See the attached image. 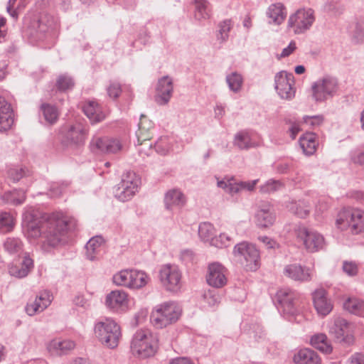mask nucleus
<instances>
[{
	"mask_svg": "<svg viewBox=\"0 0 364 364\" xmlns=\"http://www.w3.org/2000/svg\"><path fill=\"white\" fill-rule=\"evenodd\" d=\"M198 235L204 242L211 240V242L213 243V240L215 239V237H213V226L209 223H203L200 224L198 226Z\"/></svg>",
	"mask_w": 364,
	"mask_h": 364,
	"instance_id": "79ce46f5",
	"label": "nucleus"
},
{
	"mask_svg": "<svg viewBox=\"0 0 364 364\" xmlns=\"http://www.w3.org/2000/svg\"><path fill=\"white\" fill-rule=\"evenodd\" d=\"M314 21V12L311 9H301L289 16L287 26L293 28L294 33L301 34L309 30Z\"/></svg>",
	"mask_w": 364,
	"mask_h": 364,
	"instance_id": "f8f14e48",
	"label": "nucleus"
},
{
	"mask_svg": "<svg viewBox=\"0 0 364 364\" xmlns=\"http://www.w3.org/2000/svg\"><path fill=\"white\" fill-rule=\"evenodd\" d=\"M276 220V215L272 205L267 201L262 202L255 213V221L257 226L267 228L272 226Z\"/></svg>",
	"mask_w": 364,
	"mask_h": 364,
	"instance_id": "6ab92c4d",
	"label": "nucleus"
},
{
	"mask_svg": "<svg viewBox=\"0 0 364 364\" xmlns=\"http://www.w3.org/2000/svg\"><path fill=\"white\" fill-rule=\"evenodd\" d=\"M296 364H321V358L317 353L309 348L299 350L294 355Z\"/></svg>",
	"mask_w": 364,
	"mask_h": 364,
	"instance_id": "cd10ccee",
	"label": "nucleus"
},
{
	"mask_svg": "<svg viewBox=\"0 0 364 364\" xmlns=\"http://www.w3.org/2000/svg\"><path fill=\"white\" fill-rule=\"evenodd\" d=\"M328 333L338 343L350 346L354 341L353 336L350 331V323L341 317L335 318L329 325Z\"/></svg>",
	"mask_w": 364,
	"mask_h": 364,
	"instance_id": "4468645a",
	"label": "nucleus"
},
{
	"mask_svg": "<svg viewBox=\"0 0 364 364\" xmlns=\"http://www.w3.org/2000/svg\"><path fill=\"white\" fill-rule=\"evenodd\" d=\"M315 133L307 132L299 139V144L304 153L307 156L313 155L317 148L318 141Z\"/></svg>",
	"mask_w": 364,
	"mask_h": 364,
	"instance_id": "c756f323",
	"label": "nucleus"
},
{
	"mask_svg": "<svg viewBox=\"0 0 364 364\" xmlns=\"http://www.w3.org/2000/svg\"><path fill=\"white\" fill-rule=\"evenodd\" d=\"M3 198L7 203H10L16 205H21L26 199V193L23 191H14L12 192L5 193Z\"/></svg>",
	"mask_w": 364,
	"mask_h": 364,
	"instance_id": "37998d69",
	"label": "nucleus"
},
{
	"mask_svg": "<svg viewBox=\"0 0 364 364\" xmlns=\"http://www.w3.org/2000/svg\"><path fill=\"white\" fill-rule=\"evenodd\" d=\"M233 144L241 150H247L259 146V142L255 141L247 131L237 132L235 135Z\"/></svg>",
	"mask_w": 364,
	"mask_h": 364,
	"instance_id": "c85d7f7f",
	"label": "nucleus"
},
{
	"mask_svg": "<svg viewBox=\"0 0 364 364\" xmlns=\"http://www.w3.org/2000/svg\"><path fill=\"white\" fill-rule=\"evenodd\" d=\"M90 147L95 153L114 154L119 151L122 146L117 139L95 136L90 143Z\"/></svg>",
	"mask_w": 364,
	"mask_h": 364,
	"instance_id": "a211bd4d",
	"label": "nucleus"
},
{
	"mask_svg": "<svg viewBox=\"0 0 364 364\" xmlns=\"http://www.w3.org/2000/svg\"><path fill=\"white\" fill-rule=\"evenodd\" d=\"M82 110L92 124L99 123L105 119V113L96 101L86 102L82 106Z\"/></svg>",
	"mask_w": 364,
	"mask_h": 364,
	"instance_id": "a878e982",
	"label": "nucleus"
},
{
	"mask_svg": "<svg viewBox=\"0 0 364 364\" xmlns=\"http://www.w3.org/2000/svg\"><path fill=\"white\" fill-rule=\"evenodd\" d=\"M87 129L80 122L69 125L61 139V144L66 147H80L85 143Z\"/></svg>",
	"mask_w": 364,
	"mask_h": 364,
	"instance_id": "ddd939ff",
	"label": "nucleus"
},
{
	"mask_svg": "<svg viewBox=\"0 0 364 364\" xmlns=\"http://www.w3.org/2000/svg\"><path fill=\"white\" fill-rule=\"evenodd\" d=\"M324 116L323 114L316 115H304L302 117V122L304 124L308 126L310 128L315 129L320 127L324 122Z\"/></svg>",
	"mask_w": 364,
	"mask_h": 364,
	"instance_id": "3c124183",
	"label": "nucleus"
},
{
	"mask_svg": "<svg viewBox=\"0 0 364 364\" xmlns=\"http://www.w3.org/2000/svg\"><path fill=\"white\" fill-rule=\"evenodd\" d=\"M310 343L314 348L325 354H330L333 350L327 336L322 333L313 335L311 337Z\"/></svg>",
	"mask_w": 364,
	"mask_h": 364,
	"instance_id": "7c9ffc66",
	"label": "nucleus"
},
{
	"mask_svg": "<svg viewBox=\"0 0 364 364\" xmlns=\"http://www.w3.org/2000/svg\"><path fill=\"white\" fill-rule=\"evenodd\" d=\"M351 159L354 163L364 165V150L355 153Z\"/></svg>",
	"mask_w": 364,
	"mask_h": 364,
	"instance_id": "774afa93",
	"label": "nucleus"
},
{
	"mask_svg": "<svg viewBox=\"0 0 364 364\" xmlns=\"http://www.w3.org/2000/svg\"><path fill=\"white\" fill-rule=\"evenodd\" d=\"M342 269L343 271L350 277H354L358 272V267L355 262L344 261L343 262Z\"/></svg>",
	"mask_w": 364,
	"mask_h": 364,
	"instance_id": "13d9d810",
	"label": "nucleus"
},
{
	"mask_svg": "<svg viewBox=\"0 0 364 364\" xmlns=\"http://www.w3.org/2000/svg\"><path fill=\"white\" fill-rule=\"evenodd\" d=\"M364 36V30L360 24L355 23L352 39L355 43H360Z\"/></svg>",
	"mask_w": 364,
	"mask_h": 364,
	"instance_id": "680f3d73",
	"label": "nucleus"
},
{
	"mask_svg": "<svg viewBox=\"0 0 364 364\" xmlns=\"http://www.w3.org/2000/svg\"><path fill=\"white\" fill-rule=\"evenodd\" d=\"M232 28V23L230 19H225L218 24V31L216 38L220 43H223L228 40L229 33Z\"/></svg>",
	"mask_w": 364,
	"mask_h": 364,
	"instance_id": "ea45409f",
	"label": "nucleus"
},
{
	"mask_svg": "<svg viewBox=\"0 0 364 364\" xmlns=\"http://www.w3.org/2000/svg\"><path fill=\"white\" fill-rule=\"evenodd\" d=\"M131 269H123L116 273L112 281L117 286H122L129 288Z\"/></svg>",
	"mask_w": 364,
	"mask_h": 364,
	"instance_id": "de8ad7c7",
	"label": "nucleus"
},
{
	"mask_svg": "<svg viewBox=\"0 0 364 364\" xmlns=\"http://www.w3.org/2000/svg\"><path fill=\"white\" fill-rule=\"evenodd\" d=\"M14 123V112L10 103L0 96V132H6Z\"/></svg>",
	"mask_w": 364,
	"mask_h": 364,
	"instance_id": "b1692460",
	"label": "nucleus"
},
{
	"mask_svg": "<svg viewBox=\"0 0 364 364\" xmlns=\"http://www.w3.org/2000/svg\"><path fill=\"white\" fill-rule=\"evenodd\" d=\"M5 250L10 254H19L23 250V243L18 238H7L4 244Z\"/></svg>",
	"mask_w": 364,
	"mask_h": 364,
	"instance_id": "a18cd8bd",
	"label": "nucleus"
},
{
	"mask_svg": "<svg viewBox=\"0 0 364 364\" xmlns=\"http://www.w3.org/2000/svg\"><path fill=\"white\" fill-rule=\"evenodd\" d=\"M284 122L289 125V132L292 139H294L301 131L300 123L294 118H285Z\"/></svg>",
	"mask_w": 364,
	"mask_h": 364,
	"instance_id": "4d7b16f0",
	"label": "nucleus"
},
{
	"mask_svg": "<svg viewBox=\"0 0 364 364\" xmlns=\"http://www.w3.org/2000/svg\"><path fill=\"white\" fill-rule=\"evenodd\" d=\"M284 186L279 180L269 179L260 186V192L263 193H271L277 191Z\"/></svg>",
	"mask_w": 364,
	"mask_h": 364,
	"instance_id": "09e8293b",
	"label": "nucleus"
},
{
	"mask_svg": "<svg viewBox=\"0 0 364 364\" xmlns=\"http://www.w3.org/2000/svg\"><path fill=\"white\" fill-rule=\"evenodd\" d=\"M53 300V296L48 291H43L37 295L34 300H30L25 307L28 316H33L44 311Z\"/></svg>",
	"mask_w": 364,
	"mask_h": 364,
	"instance_id": "aec40b11",
	"label": "nucleus"
},
{
	"mask_svg": "<svg viewBox=\"0 0 364 364\" xmlns=\"http://www.w3.org/2000/svg\"><path fill=\"white\" fill-rule=\"evenodd\" d=\"M290 210L299 218H305L310 212V204L309 202L299 200L293 203L290 207Z\"/></svg>",
	"mask_w": 364,
	"mask_h": 364,
	"instance_id": "a19ab883",
	"label": "nucleus"
},
{
	"mask_svg": "<svg viewBox=\"0 0 364 364\" xmlns=\"http://www.w3.org/2000/svg\"><path fill=\"white\" fill-rule=\"evenodd\" d=\"M205 303L210 307H213L220 303V296L211 291L205 293L203 296Z\"/></svg>",
	"mask_w": 364,
	"mask_h": 364,
	"instance_id": "052dcab7",
	"label": "nucleus"
},
{
	"mask_svg": "<svg viewBox=\"0 0 364 364\" xmlns=\"http://www.w3.org/2000/svg\"><path fill=\"white\" fill-rule=\"evenodd\" d=\"M304 300L301 294L288 287L278 289L274 299L278 310L287 316L298 314L303 306Z\"/></svg>",
	"mask_w": 364,
	"mask_h": 364,
	"instance_id": "7ed1b4c3",
	"label": "nucleus"
},
{
	"mask_svg": "<svg viewBox=\"0 0 364 364\" xmlns=\"http://www.w3.org/2000/svg\"><path fill=\"white\" fill-rule=\"evenodd\" d=\"M181 272L178 267L170 264L161 266L159 279L162 287L168 291L177 293L182 287Z\"/></svg>",
	"mask_w": 364,
	"mask_h": 364,
	"instance_id": "1a4fd4ad",
	"label": "nucleus"
},
{
	"mask_svg": "<svg viewBox=\"0 0 364 364\" xmlns=\"http://www.w3.org/2000/svg\"><path fill=\"white\" fill-rule=\"evenodd\" d=\"M175 141L171 137L161 136L154 144L156 151L162 155H166L174 150Z\"/></svg>",
	"mask_w": 364,
	"mask_h": 364,
	"instance_id": "f704fd0d",
	"label": "nucleus"
},
{
	"mask_svg": "<svg viewBox=\"0 0 364 364\" xmlns=\"http://www.w3.org/2000/svg\"><path fill=\"white\" fill-rule=\"evenodd\" d=\"M14 225V218L9 213H0V230L1 232H10L13 229Z\"/></svg>",
	"mask_w": 364,
	"mask_h": 364,
	"instance_id": "8fccbe9b",
	"label": "nucleus"
},
{
	"mask_svg": "<svg viewBox=\"0 0 364 364\" xmlns=\"http://www.w3.org/2000/svg\"><path fill=\"white\" fill-rule=\"evenodd\" d=\"M348 364H364V354L363 353H355L348 360Z\"/></svg>",
	"mask_w": 364,
	"mask_h": 364,
	"instance_id": "0e129e2a",
	"label": "nucleus"
},
{
	"mask_svg": "<svg viewBox=\"0 0 364 364\" xmlns=\"http://www.w3.org/2000/svg\"><path fill=\"white\" fill-rule=\"evenodd\" d=\"M294 165L291 162L284 161H277L272 164L274 171L279 174H287L293 168Z\"/></svg>",
	"mask_w": 364,
	"mask_h": 364,
	"instance_id": "864d4df0",
	"label": "nucleus"
},
{
	"mask_svg": "<svg viewBox=\"0 0 364 364\" xmlns=\"http://www.w3.org/2000/svg\"><path fill=\"white\" fill-rule=\"evenodd\" d=\"M26 169L22 167L15 166L8 171V176L14 182H18L26 176Z\"/></svg>",
	"mask_w": 364,
	"mask_h": 364,
	"instance_id": "6e6d98bb",
	"label": "nucleus"
},
{
	"mask_svg": "<svg viewBox=\"0 0 364 364\" xmlns=\"http://www.w3.org/2000/svg\"><path fill=\"white\" fill-rule=\"evenodd\" d=\"M181 311L177 302L165 301L154 307L150 316V321L155 328H163L176 322L181 315Z\"/></svg>",
	"mask_w": 364,
	"mask_h": 364,
	"instance_id": "20e7f679",
	"label": "nucleus"
},
{
	"mask_svg": "<svg viewBox=\"0 0 364 364\" xmlns=\"http://www.w3.org/2000/svg\"><path fill=\"white\" fill-rule=\"evenodd\" d=\"M130 348L134 356L142 359L150 358L158 350V339L149 329H139L132 336Z\"/></svg>",
	"mask_w": 364,
	"mask_h": 364,
	"instance_id": "f03ea898",
	"label": "nucleus"
},
{
	"mask_svg": "<svg viewBox=\"0 0 364 364\" xmlns=\"http://www.w3.org/2000/svg\"><path fill=\"white\" fill-rule=\"evenodd\" d=\"M182 200V192L178 189H173L168 191L165 196L164 202L167 209L172 210L173 208L180 209Z\"/></svg>",
	"mask_w": 364,
	"mask_h": 364,
	"instance_id": "4c0bfd02",
	"label": "nucleus"
},
{
	"mask_svg": "<svg viewBox=\"0 0 364 364\" xmlns=\"http://www.w3.org/2000/svg\"><path fill=\"white\" fill-rule=\"evenodd\" d=\"M86 257L93 261L97 259L104 251V240L101 236L92 237L85 245Z\"/></svg>",
	"mask_w": 364,
	"mask_h": 364,
	"instance_id": "bb28decb",
	"label": "nucleus"
},
{
	"mask_svg": "<svg viewBox=\"0 0 364 364\" xmlns=\"http://www.w3.org/2000/svg\"><path fill=\"white\" fill-rule=\"evenodd\" d=\"M146 117L144 115L141 116V121L139 124V131L136 133L138 138L139 145L141 148L139 149V153L140 155L149 156L152 152V144L149 143L151 139L150 131L151 126L146 127L145 122Z\"/></svg>",
	"mask_w": 364,
	"mask_h": 364,
	"instance_id": "4be33fe9",
	"label": "nucleus"
},
{
	"mask_svg": "<svg viewBox=\"0 0 364 364\" xmlns=\"http://www.w3.org/2000/svg\"><path fill=\"white\" fill-rule=\"evenodd\" d=\"M294 77L292 73L282 70L275 75L274 87L281 98L291 100L294 97Z\"/></svg>",
	"mask_w": 364,
	"mask_h": 364,
	"instance_id": "2eb2a0df",
	"label": "nucleus"
},
{
	"mask_svg": "<svg viewBox=\"0 0 364 364\" xmlns=\"http://www.w3.org/2000/svg\"><path fill=\"white\" fill-rule=\"evenodd\" d=\"M336 225L342 230L350 229L353 234H358L364 231V211L345 209L338 214Z\"/></svg>",
	"mask_w": 364,
	"mask_h": 364,
	"instance_id": "0eeeda50",
	"label": "nucleus"
},
{
	"mask_svg": "<svg viewBox=\"0 0 364 364\" xmlns=\"http://www.w3.org/2000/svg\"><path fill=\"white\" fill-rule=\"evenodd\" d=\"M75 85L73 79L67 75H60L56 81V87L59 91L65 92L72 90Z\"/></svg>",
	"mask_w": 364,
	"mask_h": 364,
	"instance_id": "49530a36",
	"label": "nucleus"
},
{
	"mask_svg": "<svg viewBox=\"0 0 364 364\" xmlns=\"http://www.w3.org/2000/svg\"><path fill=\"white\" fill-rule=\"evenodd\" d=\"M267 14L274 23L279 25L284 21L287 13L282 3H276L269 6Z\"/></svg>",
	"mask_w": 364,
	"mask_h": 364,
	"instance_id": "473e14b6",
	"label": "nucleus"
},
{
	"mask_svg": "<svg viewBox=\"0 0 364 364\" xmlns=\"http://www.w3.org/2000/svg\"><path fill=\"white\" fill-rule=\"evenodd\" d=\"M9 272L11 275L16 277L17 278H23L28 275V272L26 269L23 267L18 268L17 267H14L10 269Z\"/></svg>",
	"mask_w": 364,
	"mask_h": 364,
	"instance_id": "69168bd1",
	"label": "nucleus"
},
{
	"mask_svg": "<svg viewBox=\"0 0 364 364\" xmlns=\"http://www.w3.org/2000/svg\"><path fill=\"white\" fill-rule=\"evenodd\" d=\"M313 98L317 102H321L333 98L338 94L339 84L337 78L326 75L318 79L311 85Z\"/></svg>",
	"mask_w": 364,
	"mask_h": 364,
	"instance_id": "6e6552de",
	"label": "nucleus"
},
{
	"mask_svg": "<svg viewBox=\"0 0 364 364\" xmlns=\"http://www.w3.org/2000/svg\"><path fill=\"white\" fill-rule=\"evenodd\" d=\"M232 240V237L230 235L226 233H221L218 237H215L213 240V245L220 248L225 247L230 245Z\"/></svg>",
	"mask_w": 364,
	"mask_h": 364,
	"instance_id": "5fc2aeb1",
	"label": "nucleus"
},
{
	"mask_svg": "<svg viewBox=\"0 0 364 364\" xmlns=\"http://www.w3.org/2000/svg\"><path fill=\"white\" fill-rule=\"evenodd\" d=\"M25 235L29 240L41 238L42 242L56 247L63 242L67 233L76 229L77 220L71 216L58 212L46 219L33 208H28L23 214Z\"/></svg>",
	"mask_w": 364,
	"mask_h": 364,
	"instance_id": "f257e3e1",
	"label": "nucleus"
},
{
	"mask_svg": "<svg viewBox=\"0 0 364 364\" xmlns=\"http://www.w3.org/2000/svg\"><path fill=\"white\" fill-rule=\"evenodd\" d=\"M75 347V343L72 341L65 340V341H57L54 340L51 341L50 344V348H53L57 351L59 354L66 353L67 351L73 349Z\"/></svg>",
	"mask_w": 364,
	"mask_h": 364,
	"instance_id": "c03bdc74",
	"label": "nucleus"
},
{
	"mask_svg": "<svg viewBox=\"0 0 364 364\" xmlns=\"http://www.w3.org/2000/svg\"><path fill=\"white\" fill-rule=\"evenodd\" d=\"M233 255L240 260H245L247 269L256 271L259 268L260 256L255 245L247 242H240L234 247Z\"/></svg>",
	"mask_w": 364,
	"mask_h": 364,
	"instance_id": "9d476101",
	"label": "nucleus"
},
{
	"mask_svg": "<svg viewBox=\"0 0 364 364\" xmlns=\"http://www.w3.org/2000/svg\"><path fill=\"white\" fill-rule=\"evenodd\" d=\"M173 81L168 76H164L158 80L154 96L156 102L159 105L167 104L173 92Z\"/></svg>",
	"mask_w": 364,
	"mask_h": 364,
	"instance_id": "412c9836",
	"label": "nucleus"
},
{
	"mask_svg": "<svg viewBox=\"0 0 364 364\" xmlns=\"http://www.w3.org/2000/svg\"><path fill=\"white\" fill-rule=\"evenodd\" d=\"M296 239L302 242L305 248L310 252L323 250L326 246L323 236L316 230L308 229L304 225L298 224L294 228Z\"/></svg>",
	"mask_w": 364,
	"mask_h": 364,
	"instance_id": "423d86ee",
	"label": "nucleus"
},
{
	"mask_svg": "<svg viewBox=\"0 0 364 364\" xmlns=\"http://www.w3.org/2000/svg\"><path fill=\"white\" fill-rule=\"evenodd\" d=\"M138 186L139 179L135 173L129 171L122 176L120 183L114 187V196L120 201H127L135 195Z\"/></svg>",
	"mask_w": 364,
	"mask_h": 364,
	"instance_id": "9b49d317",
	"label": "nucleus"
},
{
	"mask_svg": "<svg viewBox=\"0 0 364 364\" xmlns=\"http://www.w3.org/2000/svg\"><path fill=\"white\" fill-rule=\"evenodd\" d=\"M314 308L318 314L322 316L328 315L333 309V304L327 297V293L323 289L314 291L312 294Z\"/></svg>",
	"mask_w": 364,
	"mask_h": 364,
	"instance_id": "5701e85b",
	"label": "nucleus"
},
{
	"mask_svg": "<svg viewBox=\"0 0 364 364\" xmlns=\"http://www.w3.org/2000/svg\"><path fill=\"white\" fill-rule=\"evenodd\" d=\"M105 304L107 308L114 312H125L129 306L128 294L124 290H113L107 294Z\"/></svg>",
	"mask_w": 364,
	"mask_h": 364,
	"instance_id": "dca6fc26",
	"label": "nucleus"
},
{
	"mask_svg": "<svg viewBox=\"0 0 364 364\" xmlns=\"http://www.w3.org/2000/svg\"><path fill=\"white\" fill-rule=\"evenodd\" d=\"M107 90L109 97L113 99L117 98L122 92L121 85L117 82H111Z\"/></svg>",
	"mask_w": 364,
	"mask_h": 364,
	"instance_id": "bf43d9fd",
	"label": "nucleus"
},
{
	"mask_svg": "<svg viewBox=\"0 0 364 364\" xmlns=\"http://www.w3.org/2000/svg\"><path fill=\"white\" fill-rule=\"evenodd\" d=\"M343 307L350 314L364 316V302L357 298L352 297L346 299L343 303Z\"/></svg>",
	"mask_w": 364,
	"mask_h": 364,
	"instance_id": "e433bc0d",
	"label": "nucleus"
},
{
	"mask_svg": "<svg viewBox=\"0 0 364 364\" xmlns=\"http://www.w3.org/2000/svg\"><path fill=\"white\" fill-rule=\"evenodd\" d=\"M258 240L268 249H274L279 247L278 243L274 240L267 236H259Z\"/></svg>",
	"mask_w": 364,
	"mask_h": 364,
	"instance_id": "e2e57ef3",
	"label": "nucleus"
},
{
	"mask_svg": "<svg viewBox=\"0 0 364 364\" xmlns=\"http://www.w3.org/2000/svg\"><path fill=\"white\" fill-rule=\"evenodd\" d=\"M149 277L146 274L141 271L131 269L129 279V289H140L144 287L148 282Z\"/></svg>",
	"mask_w": 364,
	"mask_h": 364,
	"instance_id": "c9c22d12",
	"label": "nucleus"
},
{
	"mask_svg": "<svg viewBox=\"0 0 364 364\" xmlns=\"http://www.w3.org/2000/svg\"><path fill=\"white\" fill-rule=\"evenodd\" d=\"M226 268L219 262H213L208 265L206 274L207 283L215 288H221L227 283Z\"/></svg>",
	"mask_w": 364,
	"mask_h": 364,
	"instance_id": "f3484780",
	"label": "nucleus"
},
{
	"mask_svg": "<svg viewBox=\"0 0 364 364\" xmlns=\"http://www.w3.org/2000/svg\"><path fill=\"white\" fill-rule=\"evenodd\" d=\"M225 80L230 90L232 92L237 93L241 90L243 78L239 73L232 72L230 74L227 75Z\"/></svg>",
	"mask_w": 364,
	"mask_h": 364,
	"instance_id": "58836bf2",
	"label": "nucleus"
},
{
	"mask_svg": "<svg viewBox=\"0 0 364 364\" xmlns=\"http://www.w3.org/2000/svg\"><path fill=\"white\" fill-rule=\"evenodd\" d=\"M70 186L68 181H57L53 182L50 186V195L52 197H58L63 192Z\"/></svg>",
	"mask_w": 364,
	"mask_h": 364,
	"instance_id": "603ef678",
	"label": "nucleus"
},
{
	"mask_svg": "<svg viewBox=\"0 0 364 364\" xmlns=\"http://www.w3.org/2000/svg\"><path fill=\"white\" fill-rule=\"evenodd\" d=\"M284 274L286 277L294 281L308 282L311 279L309 269H304L299 264L287 265L284 269Z\"/></svg>",
	"mask_w": 364,
	"mask_h": 364,
	"instance_id": "393cba45",
	"label": "nucleus"
},
{
	"mask_svg": "<svg viewBox=\"0 0 364 364\" xmlns=\"http://www.w3.org/2000/svg\"><path fill=\"white\" fill-rule=\"evenodd\" d=\"M195 18L199 21L208 20L211 16V7L207 0H194Z\"/></svg>",
	"mask_w": 364,
	"mask_h": 364,
	"instance_id": "2f4dec72",
	"label": "nucleus"
},
{
	"mask_svg": "<svg viewBox=\"0 0 364 364\" xmlns=\"http://www.w3.org/2000/svg\"><path fill=\"white\" fill-rule=\"evenodd\" d=\"M40 111L47 123L54 124L57 122L60 112L55 105L42 103L40 106Z\"/></svg>",
	"mask_w": 364,
	"mask_h": 364,
	"instance_id": "72a5a7b5",
	"label": "nucleus"
},
{
	"mask_svg": "<svg viewBox=\"0 0 364 364\" xmlns=\"http://www.w3.org/2000/svg\"><path fill=\"white\" fill-rule=\"evenodd\" d=\"M95 333L104 346L112 349L118 346L122 336L120 326L110 318L97 323L95 326Z\"/></svg>",
	"mask_w": 364,
	"mask_h": 364,
	"instance_id": "39448f33",
	"label": "nucleus"
},
{
	"mask_svg": "<svg viewBox=\"0 0 364 364\" xmlns=\"http://www.w3.org/2000/svg\"><path fill=\"white\" fill-rule=\"evenodd\" d=\"M296 46L295 42L291 41L289 46L282 50L279 58L288 57L296 50Z\"/></svg>",
	"mask_w": 364,
	"mask_h": 364,
	"instance_id": "338daca9",
	"label": "nucleus"
}]
</instances>
